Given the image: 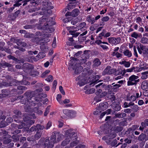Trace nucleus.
I'll return each mask as SVG.
<instances>
[{"instance_id": "0e129e2a", "label": "nucleus", "mask_w": 148, "mask_h": 148, "mask_svg": "<svg viewBox=\"0 0 148 148\" xmlns=\"http://www.w3.org/2000/svg\"><path fill=\"white\" fill-rule=\"evenodd\" d=\"M131 36L132 37L136 38L138 37V35L137 33L134 32L131 34Z\"/></svg>"}, {"instance_id": "6ab92c4d", "label": "nucleus", "mask_w": 148, "mask_h": 148, "mask_svg": "<svg viewBox=\"0 0 148 148\" xmlns=\"http://www.w3.org/2000/svg\"><path fill=\"white\" fill-rule=\"evenodd\" d=\"M1 66L3 68L7 67H12L13 65L12 64L7 63L5 61H1L0 63Z\"/></svg>"}, {"instance_id": "5701e85b", "label": "nucleus", "mask_w": 148, "mask_h": 148, "mask_svg": "<svg viewBox=\"0 0 148 148\" xmlns=\"http://www.w3.org/2000/svg\"><path fill=\"white\" fill-rule=\"evenodd\" d=\"M102 39V33H100L97 37V40L95 41V43L98 45H100L102 43V42L100 39Z\"/></svg>"}, {"instance_id": "8fccbe9b", "label": "nucleus", "mask_w": 148, "mask_h": 148, "mask_svg": "<svg viewBox=\"0 0 148 148\" xmlns=\"http://www.w3.org/2000/svg\"><path fill=\"white\" fill-rule=\"evenodd\" d=\"M50 72V71L49 70H47L45 71L41 75V77H44L45 76L48 74Z\"/></svg>"}, {"instance_id": "58836bf2", "label": "nucleus", "mask_w": 148, "mask_h": 148, "mask_svg": "<svg viewBox=\"0 0 148 148\" xmlns=\"http://www.w3.org/2000/svg\"><path fill=\"white\" fill-rule=\"evenodd\" d=\"M93 62L94 63V65L95 66H98L101 64V62H100L99 60L98 59H95Z\"/></svg>"}, {"instance_id": "69168bd1", "label": "nucleus", "mask_w": 148, "mask_h": 148, "mask_svg": "<svg viewBox=\"0 0 148 148\" xmlns=\"http://www.w3.org/2000/svg\"><path fill=\"white\" fill-rule=\"evenodd\" d=\"M70 110H68V109H65L63 110V113L66 115L67 116H68L69 114Z\"/></svg>"}, {"instance_id": "4c0bfd02", "label": "nucleus", "mask_w": 148, "mask_h": 148, "mask_svg": "<svg viewBox=\"0 0 148 148\" xmlns=\"http://www.w3.org/2000/svg\"><path fill=\"white\" fill-rule=\"evenodd\" d=\"M112 55L113 56H116L117 58L121 57L122 55L118 52H113L112 53Z\"/></svg>"}, {"instance_id": "aec40b11", "label": "nucleus", "mask_w": 148, "mask_h": 148, "mask_svg": "<svg viewBox=\"0 0 148 148\" xmlns=\"http://www.w3.org/2000/svg\"><path fill=\"white\" fill-rule=\"evenodd\" d=\"M139 129L141 130H143L146 126H148V120L147 119L144 122H142L141 124Z\"/></svg>"}, {"instance_id": "2f4dec72", "label": "nucleus", "mask_w": 148, "mask_h": 148, "mask_svg": "<svg viewBox=\"0 0 148 148\" xmlns=\"http://www.w3.org/2000/svg\"><path fill=\"white\" fill-rule=\"evenodd\" d=\"M10 83H8L5 82H3L1 84L0 83V87H2V86H11Z\"/></svg>"}, {"instance_id": "412c9836", "label": "nucleus", "mask_w": 148, "mask_h": 148, "mask_svg": "<svg viewBox=\"0 0 148 148\" xmlns=\"http://www.w3.org/2000/svg\"><path fill=\"white\" fill-rule=\"evenodd\" d=\"M142 87L144 90H148V81L146 80L143 82Z\"/></svg>"}, {"instance_id": "b1692460", "label": "nucleus", "mask_w": 148, "mask_h": 148, "mask_svg": "<svg viewBox=\"0 0 148 148\" xmlns=\"http://www.w3.org/2000/svg\"><path fill=\"white\" fill-rule=\"evenodd\" d=\"M42 134V132L41 131H38L36 134H35L34 136V138L36 140H38L40 138Z\"/></svg>"}, {"instance_id": "09e8293b", "label": "nucleus", "mask_w": 148, "mask_h": 148, "mask_svg": "<svg viewBox=\"0 0 148 148\" xmlns=\"http://www.w3.org/2000/svg\"><path fill=\"white\" fill-rule=\"evenodd\" d=\"M26 67L28 69H33V66L30 64L27 63L26 64Z\"/></svg>"}, {"instance_id": "f704fd0d", "label": "nucleus", "mask_w": 148, "mask_h": 148, "mask_svg": "<svg viewBox=\"0 0 148 148\" xmlns=\"http://www.w3.org/2000/svg\"><path fill=\"white\" fill-rule=\"evenodd\" d=\"M69 114L68 115V116H69L71 117H74L76 114V112L73 110H70Z\"/></svg>"}, {"instance_id": "13d9d810", "label": "nucleus", "mask_w": 148, "mask_h": 148, "mask_svg": "<svg viewBox=\"0 0 148 148\" xmlns=\"http://www.w3.org/2000/svg\"><path fill=\"white\" fill-rule=\"evenodd\" d=\"M84 77L82 75H80L76 79V81H81V80H84Z\"/></svg>"}, {"instance_id": "f257e3e1", "label": "nucleus", "mask_w": 148, "mask_h": 148, "mask_svg": "<svg viewBox=\"0 0 148 148\" xmlns=\"http://www.w3.org/2000/svg\"><path fill=\"white\" fill-rule=\"evenodd\" d=\"M47 97L46 94H37L35 97H31L29 100H27L26 99H25V100H23L21 101L22 104H24L25 105V106L27 108L28 110V111H30L31 110H33L34 111L37 113L38 114H41L42 113V112L39 109V107H36L34 108L33 109L32 108H30V107L31 106H34L35 104V101L33 100H34L36 102H40L42 101V98H45Z\"/></svg>"}, {"instance_id": "4468645a", "label": "nucleus", "mask_w": 148, "mask_h": 148, "mask_svg": "<svg viewBox=\"0 0 148 148\" xmlns=\"http://www.w3.org/2000/svg\"><path fill=\"white\" fill-rule=\"evenodd\" d=\"M14 113L15 114L13 116L14 119L19 118L21 115V112L18 110H14L13 111Z\"/></svg>"}, {"instance_id": "473e14b6", "label": "nucleus", "mask_w": 148, "mask_h": 148, "mask_svg": "<svg viewBox=\"0 0 148 148\" xmlns=\"http://www.w3.org/2000/svg\"><path fill=\"white\" fill-rule=\"evenodd\" d=\"M13 140V141L16 142L19 140V138L18 135L17 134H14L13 135L12 137Z\"/></svg>"}, {"instance_id": "f03ea898", "label": "nucleus", "mask_w": 148, "mask_h": 148, "mask_svg": "<svg viewBox=\"0 0 148 148\" xmlns=\"http://www.w3.org/2000/svg\"><path fill=\"white\" fill-rule=\"evenodd\" d=\"M65 139L62 141V145L65 146L69 144L71 140H74L77 138V137L75 135V133L71 129H68L65 132Z\"/></svg>"}, {"instance_id": "6e6552de", "label": "nucleus", "mask_w": 148, "mask_h": 148, "mask_svg": "<svg viewBox=\"0 0 148 148\" xmlns=\"http://www.w3.org/2000/svg\"><path fill=\"white\" fill-rule=\"evenodd\" d=\"M38 29H42L46 30V32L49 33H52L54 30V29L53 28H52V27H51V28H49V29H48L47 27V25H46V23L44 24V25L43 27H42L40 25L38 26Z\"/></svg>"}, {"instance_id": "dca6fc26", "label": "nucleus", "mask_w": 148, "mask_h": 148, "mask_svg": "<svg viewBox=\"0 0 148 148\" xmlns=\"http://www.w3.org/2000/svg\"><path fill=\"white\" fill-rule=\"evenodd\" d=\"M87 33V31L86 30L84 32L81 34L78 37L79 41L80 42H82L83 41L85 40H86L85 37H82V36L86 34Z\"/></svg>"}, {"instance_id": "0eeeda50", "label": "nucleus", "mask_w": 148, "mask_h": 148, "mask_svg": "<svg viewBox=\"0 0 148 148\" xmlns=\"http://www.w3.org/2000/svg\"><path fill=\"white\" fill-rule=\"evenodd\" d=\"M71 66H72L73 69L74 70L75 73L77 75L81 73L83 70V67L79 63L75 65L73 64Z\"/></svg>"}, {"instance_id": "7ed1b4c3", "label": "nucleus", "mask_w": 148, "mask_h": 148, "mask_svg": "<svg viewBox=\"0 0 148 148\" xmlns=\"http://www.w3.org/2000/svg\"><path fill=\"white\" fill-rule=\"evenodd\" d=\"M55 143L56 135H52L50 140L48 138H47L45 141L44 146L47 147V148H52Z\"/></svg>"}, {"instance_id": "338daca9", "label": "nucleus", "mask_w": 148, "mask_h": 148, "mask_svg": "<svg viewBox=\"0 0 148 148\" xmlns=\"http://www.w3.org/2000/svg\"><path fill=\"white\" fill-rule=\"evenodd\" d=\"M11 140L10 139H8L5 140L3 142L5 144H9L11 142Z\"/></svg>"}, {"instance_id": "e433bc0d", "label": "nucleus", "mask_w": 148, "mask_h": 148, "mask_svg": "<svg viewBox=\"0 0 148 148\" xmlns=\"http://www.w3.org/2000/svg\"><path fill=\"white\" fill-rule=\"evenodd\" d=\"M77 139V138L76 140H73L74 141L71 143L70 145L71 147H73L76 145L78 144V141Z\"/></svg>"}, {"instance_id": "603ef678", "label": "nucleus", "mask_w": 148, "mask_h": 148, "mask_svg": "<svg viewBox=\"0 0 148 148\" xmlns=\"http://www.w3.org/2000/svg\"><path fill=\"white\" fill-rule=\"evenodd\" d=\"M52 122L51 121H49L47 123L46 125V126L45 127L46 130H48L51 126Z\"/></svg>"}, {"instance_id": "de8ad7c7", "label": "nucleus", "mask_w": 148, "mask_h": 148, "mask_svg": "<svg viewBox=\"0 0 148 148\" xmlns=\"http://www.w3.org/2000/svg\"><path fill=\"white\" fill-rule=\"evenodd\" d=\"M17 88L19 90H25L27 89V88L24 86H19L17 87Z\"/></svg>"}, {"instance_id": "c9c22d12", "label": "nucleus", "mask_w": 148, "mask_h": 148, "mask_svg": "<svg viewBox=\"0 0 148 148\" xmlns=\"http://www.w3.org/2000/svg\"><path fill=\"white\" fill-rule=\"evenodd\" d=\"M69 32L73 35V37H76L79 35L80 33V32H78L76 33H74L75 32V31H70Z\"/></svg>"}, {"instance_id": "393cba45", "label": "nucleus", "mask_w": 148, "mask_h": 148, "mask_svg": "<svg viewBox=\"0 0 148 148\" xmlns=\"http://www.w3.org/2000/svg\"><path fill=\"white\" fill-rule=\"evenodd\" d=\"M50 20H48V21L47 22V23L46 24L48 29H49V28H51V27L53 28L51 26L55 24L54 22L53 21H49Z\"/></svg>"}, {"instance_id": "39448f33", "label": "nucleus", "mask_w": 148, "mask_h": 148, "mask_svg": "<svg viewBox=\"0 0 148 148\" xmlns=\"http://www.w3.org/2000/svg\"><path fill=\"white\" fill-rule=\"evenodd\" d=\"M138 76L135 75H132L130 76L129 77L128 80L127 82V85L130 86L136 84L140 81L139 79H138Z\"/></svg>"}, {"instance_id": "49530a36", "label": "nucleus", "mask_w": 148, "mask_h": 148, "mask_svg": "<svg viewBox=\"0 0 148 148\" xmlns=\"http://www.w3.org/2000/svg\"><path fill=\"white\" fill-rule=\"evenodd\" d=\"M77 84L79 85L80 86L84 85L85 84L84 80L78 81Z\"/></svg>"}, {"instance_id": "6e6d98bb", "label": "nucleus", "mask_w": 148, "mask_h": 148, "mask_svg": "<svg viewBox=\"0 0 148 148\" xmlns=\"http://www.w3.org/2000/svg\"><path fill=\"white\" fill-rule=\"evenodd\" d=\"M53 79V76L51 75H49L48 77L46 79V80L48 82H50L52 81Z\"/></svg>"}, {"instance_id": "c03bdc74", "label": "nucleus", "mask_w": 148, "mask_h": 148, "mask_svg": "<svg viewBox=\"0 0 148 148\" xmlns=\"http://www.w3.org/2000/svg\"><path fill=\"white\" fill-rule=\"evenodd\" d=\"M36 126H33L29 130H28L27 131V132L28 133H29L31 132H32L36 130Z\"/></svg>"}, {"instance_id": "a211bd4d", "label": "nucleus", "mask_w": 148, "mask_h": 148, "mask_svg": "<svg viewBox=\"0 0 148 148\" xmlns=\"http://www.w3.org/2000/svg\"><path fill=\"white\" fill-rule=\"evenodd\" d=\"M53 134H54L53 135H56V138L57 136L58 137L57 138V141H59L61 139L62 137L63 136V135L62 134H60L59 132L55 131L53 132Z\"/></svg>"}, {"instance_id": "20e7f679", "label": "nucleus", "mask_w": 148, "mask_h": 148, "mask_svg": "<svg viewBox=\"0 0 148 148\" xmlns=\"http://www.w3.org/2000/svg\"><path fill=\"white\" fill-rule=\"evenodd\" d=\"M101 84L102 83H101L95 86L97 88L96 92L95 93L96 96L94 98V100L96 101V103L101 100L102 89L100 86Z\"/></svg>"}, {"instance_id": "2eb2a0df", "label": "nucleus", "mask_w": 148, "mask_h": 148, "mask_svg": "<svg viewBox=\"0 0 148 148\" xmlns=\"http://www.w3.org/2000/svg\"><path fill=\"white\" fill-rule=\"evenodd\" d=\"M86 20L91 24H94L95 22L94 16L92 15L88 16L86 18Z\"/></svg>"}, {"instance_id": "cd10ccee", "label": "nucleus", "mask_w": 148, "mask_h": 148, "mask_svg": "<svg viewBox=\"0 0 148 148\" xmlns=\"http://www.w3.org/2000/svg\"><path fill=\"white\" fill-rule=\"evenodd\" d=\"M1 92L3 97L8 96L10 93V92L6 90H3Z\"/></svg>"}, {"instance_id": "f8f14e48", "label": "nucleus", "mask_w": 148, "mask_h": 148, "mask_svg": "<svg viewBox=\"0 0 148 148\" xmlns=\"http://www.w3.org/2000/svg\"><path fill=\"white\" fill-rule=\"evenodd\" d=\"M42 5L44 8L46 10H50L53 9V7L52 6H50L51 3L48 1H42Z\"/></svg>"}, {"instance_id": "9d476101", "label": "nucleus", "mask_w": 148, "mask_h": 148, "mask_svg": "<svg viewBox=\"0 0 148 148\" xmlns=\"http://www.w3.org/2000/svg\"><path fill=\"white\" fill-rule=\"evenodd\" d=\"M108 39L110 43L115 45L119 43L121 40V39L119 38H109Z\"/></svg>"}, {"instance_id": "ddd939ff", "label": "nucleus", "mask_w": 148, "mask_h": 148, "mask_svg": "<svg viewBox=\"0 0 148 148\" xmlns=\"http://www.w3.org/2000/svg\"><path fill=\"white\" fill-rule=\"evenodd\" d=\"M114 69H111L110 66H108L104 70V72L105 74H112L114 73Z\"/></svg>"}, {"instance_id": "c756f323", "label": "nucleus", "mask_w": 148, "mask_h": 148, "mask_svg": "<svg viewBox=\"0 0 148 148\" xmlns=\"http://www.w3.org/2000/svg\"><path fill=\"white\" fill-rule=\"evenodd\" d=\"M142 76H141V78L143 79H146L148 76V71H146L141 73Z\"/></svg>"}, {"instance_id": "72a5a7b5", "label": "nucleus", "mask_w": 148, "mask_h": 148, "mask_svg": "<svg viewBox=\"0 0 148 148\" xmlns=\"http://www.w3.org/2000/svg\"><path fill=\"white\" fill-rule=\"evenodd\" d=\"M86 23L85 22H82L77 27V29H79L80 28H82L84 27H86Z\"/></svg>"}, {"instance_id": "a19ab883", "label": "nucleus", "mask_w": 148, "mask_h": 148, "mask_svg": "<svg viewBox=\"0 0 148 148\" xmlns=\"http://www.w3.org/2000/svg\"><path fill=\"white\" fill-rule=\"evenodd\" d=\"M36 129L38 131H39V130H43L45 128V127L43 125H41L38 124L36 126Z\"/></svg>"}, {"instance_id": "3c124183", "label": "nucleus", "mask_w": 148, "mask_h": 148, "mask_svg": "<svg viewBox=\"0 0 148 148\" xmlns=\"http://www.w3.org/2000/svg\"><path fill=\"white\" fill-rule=\"evenodd\" d=\"M110 35V34L109 32H102V36L105 37H107L109 36Z\"/></svg>"}, {"instance_id": "774afa93", "label": "nucleus", "mask_w": 148, "mask_h": 148, "mask_svg": "<svg viewBox=\"0 0 148 148\" xmlns=\"http://www.w3.org/2000/svg\"><path fill=\"white\" fill-rule=\"evenodd\" d=\"M59 89L60 92L64 95H65V92L63 89V88L62 86H60L59 87Z\"/></svg>"}, {"instance_id": "ea45409f", "label": "nucleus", "mask_w": 148, "mask_h": 148, "mask_svg": "<svg viewBox=\"0 0 148 148\" xmlns=\"http://www.w3.org/2000/svg\"><path fill=\"white\" fill-rule=\"evenodd\" d=\"M45 56L44 53L42 52H40L39 53L36 57L39 58H43Z\"/></svg>"}, {"instance_id": "423d86ee", "label": "nucleus", "mask_w": 148, "mask_h": 148, "mask_svg": "<svg viewBox=\"0 0 148 148\" xmlns=\"http://www.w3.org/2000/svg\"><path fill=\"white\" fill-rule=\"evenodd\" d=\"M102 103H100L99 104V106H98L96 108V110H95L93 113L94 114L96 115H100L99 119L98 120V122L99 123L101 122L99 120H101V119L102 116Z\"/></svg>"}, {"instance_id": "4be33fe9", "label": "nucleus", "mask_w": 148, "mask_h": 148, "mask_svg": "<svg viewBox=\"0 0 148 148\" xmlns=\"http://www.w3.org/2000/svg\"><path fill=\"white\" fill-rule=\"evenodd\" d=\"M119 63L120 64H123L124 66L127 68L129 67L130 65V63L129 62L126 61H122L119 62Z\"/></svg>"}, {"instance_id": "7c9ffc66", "label": "nucleus", "mask_w": 148, "mask_h": 148, "mask_svg": "<svg viewBox=\"0 0 148 148\" xmlns=\"http://www.w3.org/2000/svg\"><path fill=\"white\" fill-rule=\"evenodd\" d=\"M50 19V17H48L47 18H44L42 17L39 20V23L40 24H42V23L44 22L45 21H46L47 23L48 21V20Z\"/></svg>"}, {"instance_id": "1a4fd4ad", "label": "nucleus", "mask_w": 148, "mask_h": 148, "mask_svg": "<svg viewBox=\"0 0 148 148\" xmlns=\"http://www.w3.org/2000/svg\"><path fill=\"white\" fill-rule=\"evenodd\" d=\"M26 121L24 120L23 122H22L21 123V124L17 125L15 123H12L11 125V126L12 128L15 129L18 128V129H21L23 128V127L25 125L26 123H25Z\"/></svg>"}, {"instance_id": "680f3d73", "label": "nucleus", "mask_w": 148, "mask_h": 148, "mask_svg": "<svg viewBox=\"0 0 148 148\" xmlns=\"http://www.w3.org/2000/svg\"><path fill=\"white\" fill-rule=\"evenodd\" d=\"M24 28L25 29H32L34 27L32 25H27L24 26Z\"/></svg>"}, {"instance_id": "f3484780", "label": "nucleus", "mask_w": 148, "mask_h": 148, "mask_svg": "<svg viewBox=\"0 0 148 148\" xmlns=\"http://www.w3.org/2000/svg\"><path fill=\"white\" fill-rule=\"evenodd\" d=\"M36 88H39L38 89H36L35 92H41L42 91V89L41 88L43 87V85L41 83H38L36 85Z\"/></svg>"}, {"instance_id": "e2e57ef3", "label": "nucleus", "mask_w": 148, "mask_h": 148, "mask_svg": "<svg viewBox=\"0 0 148 148\" xmlns=\"http://www.w3.org/2000/svg\"><path fill=\"white\" fill-rule=\"evenodd\" d=\"M141 49L144 53L148 52V49L145 47H141Z\"/></svg>"}, {"instance_id": "052dcab7", "label": "nucleus", "mask_w": 148, "mask_h": 148, "mask_svg": "<svg viewBox=\"0 0 148 148\" xmlns=\"http://www.w3.org/2000/svg\"><path fill=\"white\" fill-rule=\"evenodd\" d=\"M62 97L61 95L60 94H58L57 95V99L58 101L59 102V103H60L62 101L61 100V98Z\"/></svg>"}, {"instance_id": "a878e982", "label": "nucleus", "mask_w": 148, "mask_h": 148, "mask_svg": "<svg viewBox=\"0 0 148 148\" xmlns=\"http://www.w3.org/2000/svg\"><path fill=\"white\" fill-rule=\"evenodd\" d=\"M95 91V90L94 88H91L90 89H88L86 90L85 92L86 94H91L94 93Z\"/></svg>"}, {"instance_id": "4d7b16f0", "label": "nucleus", "mask_w": 148, "mask_h": 148, "mask_svg": "<svg viewBox=\"0 0 148 148\" xmlns=\"http://www.w3.org/2000/svg\"><path fill=\"white\" fill-rule=\"evenodd\" d=\"M145 135L142 134H140L138 137V139L140 140H143L145 139Z\"/></svg>"}, {"instance_id": "c85d7f7f", "label": "nucleus", "mask_w": 148, "mask_h": 148, "mask_svg": "<svg viewBox=\"0 0 148 148\" xmlns=\"http://www.w3.org/2000/svg\"><path fill=\"white\" fill-rule=\"evenodd\" d=\"M124 55L127 56L128 57H130L132 56V53L131 51L128 50L124 51L123 52Z\"/></svg>"}, {"instance_id": "5fc2aeb1", "label": "nucleus", "mask_w": 148, "mask_h": 148, "mask_svg": "<svg viewBox=\"0 0 148 148\" xmlns=\"http://www.w3.org/2000/svg\"><path fill=\"white\" fill-rule=\"evenodd\" d=\"M50 108V106H48L46 108V111L45 112H44V115L45 116H46L47 115V114H48L49 112V110Z\"/></svg>"}, {"instance_id": "9b49d317", "label": "nucleus", "mask_w": 148, "mask_h": 148, "mask_svg": "<svg viewBox=\"0 0 148 148\" xmlns=\"http://www.w3.org/2000/svg\"><path fill=\"white\" fill-rule=\"evenodd\" d=\"M31 95V92H30L29 91H27L24 94V95H21L19 96L18 97L17 99H21V100L20 101V102L21 101L23 100H25V99H26L27 100H29V99H27V98H29V97Z\"/></svg>"}, {"instance_id": "79ce46f5", "label": "nucleus", "mask_w": 148, "mask_h": 148, "mask_svg": "<svg viewBox=\"0 0 148 148\" xmlns=\"http://www.w3.org/2000/svg\"><path fill=\"white\" fill-rule=\"evenodd\" d=\"M70 102V100L68 99H65L63 101H62L60 103L61 105H63L65 104H66L69 103Z\"/></svg>"}, {"instance_id": "bf43d9fd", "label": "nucleus", "mask_w": 148, "mask_h": 148, "mask_svg": "<svg viewBox=\"0 0 148 148\" xmlns=\"http://www.w3.org/2000/svg\"><path fill=\"white\" fill-rule=\"evenodd\" d=\"M141 42L142 43H146L148 42V40L147 38H143L141 39Z\"/></svg>"}, {"instance_id": "864d4df0", "label": "nucleus", "mask_w": 148, "mask_h": 148, "mask_svg": "<svg viewBox=\"0 0 148 148\" xmlns=\"http://www.w3.org/2000/svg\"><path fill=\"white\" fill-rule=\"evenodd\" d=\"M40 49L42 51H45L47 49V47L45 44L41 45L40 46Z\"/></svg>"}, {"instance_id": "a18cd8bd", "label": "nucleus", "mask_w": 148, "mask_h": 148, "mask_svg": "<svg viewBox=\"0 0 148 148\" xmlns=\"http://www.w3.org/2000/svg\"><path fill=\"white\" fill-rule=\"evenodd\" d=\"M8 58H9V59H11L14 60L15 61H16V62H18V59L17 58H15L12 55H10L9 56H8Z\"/></svg>"}, {"instance_id": "bb28decb", "label": "nucleus", "mask_w": 148, "mask_h": 148, "mask_svg": "<svg viewBox=\"0 0 148 148\" xmlns=\"http://www.w3.org/2000/svg\"><path fill=\"white\" fill-rule=\"evenodd\" d=\"M72 12V16L73 17H76L77 16L79 13V11L77 9H75Z\"/></svg>"}, {"instance_id": "37998d69", "label": "nucleus", "mask_w": 148, "mask_h": 148, "mask_svg": "<svg viewBox=\"0 0 148 148\" xmlns=\"http://www.w3.org/2000/svg\"><path fill=\"white\" fill-rule=\"evenodd\" d=\"M7 124L5 121H2L0 122V127L2 128L5 127Z\"/></svg>"}]
</instances>
